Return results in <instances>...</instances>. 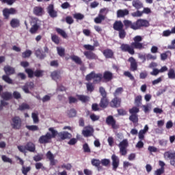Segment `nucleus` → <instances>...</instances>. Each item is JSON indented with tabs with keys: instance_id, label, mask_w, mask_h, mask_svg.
Wrapping results in <instances>:
<instances>
[{
	"instance_id": "obj_26",
	"label": "nucleus",
	"mask_w": 175,
	"mask_h": 175,
	"mask_svg": "<svg viewBox=\"0 0 175 175\" xmlns=\"http://www.w3.org/2000/svg\"><path fill=\"white\" fill-rule=\"evenodd\" d=\"M121 105V99L116 97L111 102V106L112 107H120Z\"/></svg>"
},
{
	"instance_id": "obj_53",
	"label": "nucleus",
	"mask_w": 175,
	"mask_h": 175,
	"mask_svg": "<svg viewBox=\"0 0 175 175\" xmlns=\"http://www.w3.org/2000/svg\"><path fill=\"white\" fill-rule=\"evenodd\" d=\"M99 92L103 98H106V96H107V93H106V90H105V88L103 87H100Z\"/></svg>"
},
{
	"instance_id": "obj_47",
	"label": "nucleus",
	"mask_w": 175,
	"mask_h": 175,
	"mask_svg": "<svg viewBox=\"0 0 175 175\" xmlns=\"http://www.w3.org/2000/svg\"><path fill=\"white\" fill-rule=\"evenodd\" d=\"M26 128H27L29 131H32L33 132L39 131V127L36 125L26 126Z\"/></svg>"
},
{
	"instance_id": "obj_25",
	"label": "nucleus",
	"mask_w": 175,
	"mask_h": 175,
	"mask_svg": "<svg viewBox=\"0 0 175 175\" xmlns=\"http://www.w3.org/2000/svg\"><path fill=\"white\" fill-rule=\"evenodd\" d=\"M103 55L105 58H113V55H114V52L111 49H105L103 51Z\"/></svg>"
},
{
	"instance_id": "obj_57",
	"label": "nucleus",
	"mask_w": 175,
	"mask_h": 175,
	"mask_svg": "<svg viewBox=\"0 0 175 175\" xmlns=\"http://www.w3.org/2000/svg\"><path fill=\"white\" fill-rule=\"evenodd\" d=\"M100 161L98 159H92V164L93 165V166H96V167H99V166L100 165Z\"/></svg>"
},
{
	"instance_id": "obj_36",
	"label": "nucleus",
	"mask_w": 175,
	"mask_h": 175,
	"mask_svg": "<svg viewBox=\"0 0 175 175\" xmlns=\"http://www.w3.org/2000/svg\"><path fill=\"white\" fill-rule=\"evenodd\" d=\"M34 20H35V21H36V23L31 27V28L30 29L31 33H35L36 32V31H38V29H39V25H38V21H39L37 20L36 18H34Z\"/></svg>"
},
{
	"instance_id": "obj_9",
	"label": "nucleus",
	"mask_w": 175,
	"mask_h": 175,
	"mask_svg": "<svg viewBox=\"0 0 175 175\" xmlns=\"http://www.w3.org/2000/svg\"><path fill=\"white\" fill-rule=\"evenodd\" d=\"M133 49V46H131L126 44H122L120 46V49L122 50V51L129 53V54H131V55H133V54H135V50Z\"/></svg>"
},
{
	"instance_id": "obj_51",
	"label": "nucleus",
	"mask_w": 175,
	"mask_h": 175,
	"mask_svg": "<svg viewBox=\"0 0 175 175\" xmlns=\"http://www.w3.org/2000/svg\"><path fill=\"white\" fill-rule=\"evenodd\" d=\"M67 115L68 117H76V110L72 109L67 111Z\"/></svg>"
},
{
	"instance_id": "obj_39",
	"label": "nucleus",
	"mask_w": 175,
	"mask_h": 175,
	"mask_svg": "<svg viewBox=\"0 0 175 175\" xmlns=\"http://www.w3.org/2000/svg\"><path fill=\"white\" fill-rule=\"evenodd\" d=\"M168 79H171L172 80H175V71L173 68L169 70L167 73Z\"/></svg>"
},
{
	"instance_id": "obj_14",
	"label": "nucleus",
	"mask_w": 175,
	"mask_h": 175,
	"mask_svg": "<svg viewBox=\"0 0 175 175\" xmlns=\"http://www.w3.org/2000/svg\"><path fill=\"white\" fill-rule=\"evenodd\" d=\"M148 132V125H145L144 129L140 130L138 133V138L139 140H144V135Z\"/></svg>"
},
{
	"instance_id": "obj_6",
	"label": "nucleus",
	"mask_w": 175,
	"mask_h": 175,
	"mask_svg": "<svg viewBox=\"0 0 175 175\" xmlns=\"http://www.w3.org/2000/svg\"><path fill=\"white\" fill-rule=\"evenodd\" d=\"M25 72L27 73L29 77H33V75L36 77H42V76H43V71L40 70H37L33 72L31 69L27 68L25 70Z\"/></svg>"
},
{
	"instance_id": "obj_22",
	"label": "nucleus",
	"mask_w": 175,
	"mask_h": 175,
	"mask_svg": "<svg viewBox=\"0 0 175 175\" xmlns=\"http://www.w3.org/2000/svg\"><path fill=\"white\" fill-rule=\"evenodd\" d=\"M128 14H129V10L127 9L118 10L117 11V17L118 18L125 17V16H128Z\"/></svg>"
},
{
	"instance_id": "obj_38",
	"label": "nucleus",
	"mask_w": 175,
	"mask_h": 175,
	"mask_svg": "<svg viewBox=\"0 0 175 175\" xmlns=\"http://www.w3.org/2000/svg\"><path fill=\"white\" fill-rule=\"evenodd\" d=\"M30 109H31V107H29V105L25 103H22L18 108V109L21 110V111L24 110H29Z\"/></svg>"
},
{
	"instance_id": "obj_21",
	"label": "nucleus",
	"mask_w": 175,
	"mask_h": 175,
	"mask_svg": "<svg viewBox=\"0 0 175 175\" xmlns=\"http://www.w3.org/2000/svg\"><path fill=\"white\" fill-rule=\"evenodd\" d=\"M113 29H115V31L124 29V24H122V22H121V21H116L113 24Z\"/></svg>"
},
{
	"instance_id": "obj_59",
	"label": "nucleus",
	"mask_w": 175,
	"mask_h": 175,
	"mask_svg": "<svg viewBox=\"0 0 175 175\" xmlns=\"http://www.w3.org/2000/svg\"><path fill=\"white\" fill-rule=\"evenodd\" d=\"M61 167H62V169H66V170H70V169H72V164H70V163L62 164Z\"/></svg>"
},
{
	"instance_id": "obj_58",
	"label": "nucleus",
	"mask_w": 175,
	"mask_h": 175,
	"mask_svg": "<svg viewBox=\"0 0 175 175\" xmlns=\"http://www.w3.org/2000/svg\"><path fill=\"white\" fill-rule=\"evenodd\" d=\"M129 113L131 114H137L139 113V108L137 107H133V108L129 109Z\"/></svg>"
},
{
	"instance_id": "obj_1",
	"label": "nucleus",
	"mask_w": 175,
	"mask_h": 175,
	"mask_svg": "<svg viewBox=\"0 0 175 175\" xmlns=\"http://www.w3.org/2000/svg\"><path fill=\"white\" fill-rule=\"evenodd\" d=\"M49 131L51 133L48 132L46 135L40 137L38 142L40 144H47V143H50L51 139H54V137L58 135V132L52 127L49 128Z\"/></svg>"
},
{
	"instance_id": "obj_49",
	"label": "nucleus",
	"mask_w": 175,
	"mask_h": 175,
	"mask_svg": "<svg viewBox=\"0 0 175 175\" xmlns=\"http://www.w3.org/2000/svg\"><path fill=\"white\" fill-rule=\"evenodd\" d=\"M111 77H113V74L110 72H105L104 73V79L105 80H111Z\"/></svg>"
},
{
	"instance_id": "obj_31",
	"label": "nucleus",
	"mask_w": 175,
	"mask_h": 175,
	"mask_svg": "<svg viewBox=\"0 0 175 175\" xmlns=\"http://www.w3.org/2000/svg\"><path fill=\"white\" fill-rule=\"evenodd\" d=\"M12 93H10L9 92H5L1 94V98L4 100H9L12 99Z\"/></svg>"
},
{
	"instance_id": "obj_27",
	"label": "nucleus",
	"mask_w": 175,
	"mask_h": 175,
	"mask_svg": "<svg viewBox=\"0 0 175 175\" xmlns=\"http://www.w3.org/2000/svg\"><path fill=\"white\" fill-rule=\"evenodd\" d=\"M4 71L7 76L14 74V68L10 66H6L4 67Z\"/></svg>"
},
{
	"instance_id": "obj_5",
	"label": "nucleus",
	"mask_w": 175,
	"mask_h": 175,
	"mask_svg": "<svg viewBox=\"0 0 175 175\" xmlns=\"http://www.w3.org/2000/svg\"><path fill=\"white\" fill-rule=\"evenodd\" d=\"M129 146V142L126 139H123L122 142H120L118 144V147L120 148V152L121 155H125L126 154V148Z\"/></svg>"
},
{
	"instance_id": "obj_18",
	"label": "nucleus",
	"mask_w": 175,
	"mask_h": 175,
	"mask_svg": "<svg viewBox=\"0 0 175 175\" xmlns=\"http://www.w3.org/2000/svg\"><path fill=\"white\" fill-rule=\"evenodd\" d=\"M83 54L88 59H98V56L93 52L85 51Z\"/></svg>"
},
{
	"instance_id": "obj_54",
	"label": "nucleus",
	"mask_w": 175,
	"mask_h": 175,
	"mask_svg": "<svg viewBox=\"0 0 175 175\" xmlns=\"http://www.w3.org/2000/svg\"><path fill=\"white\" fill-rule=\"evenodd\" d=\"M51 39H52V42L55 43V44H59V38H58V36H57L56 35H52Z\"/></svg>"
},
{
	"instance_id": "obj_44",
	"label": "nucleus",
	"mask_w": 175,
	"mask_h": 175,
	"mask_svg": "<svg viewBox=\"0 0 175 175\" xmlns=\"http://www.w3.org/2000/svg\"><path fill=\"white\" fill-rule=\"evenodd\" d=\"M2 79L4 81H5V83H8V84H13V80H12L9 76L3 75Z\"/></svg>"
},
{
	"instance_id": "obj_12",
	"label": "nucleus",
	"mask_w": 175,
	"mask_h": 175,
	"mask_svg": "<svg viewBox=\"0 0 175 175\" xmlns=\"http://www.w3.org/2000/svg\"><path fill=\"white\" fill-rule=\"evenodd\" d=\"M113 170H117V167L120 166V159L116 154L111 156Z\"/></svg>"
},
{
	"instance_id": "obj_16",
	"label": "nucleus",
	"mask_w": 175,
	"mask_h": 175,
	"mask_svg": "<svg viewBox=\"0 0 175 175\" xmlns=\"http://www.w3.org/2000/svg\"><path fill=\"white\" fill-rule=\"evenodd\" d=\"M123 24L124 25L126 28H131V29H134V31H136L135 22L132 23V21L129 20H124L123 21Z\"/></svg>"
},
{
	"instance_id": "obj_28",
	"label": "nucleus",
	"mask_w": 175,
	"mask_h": 175,
	"mask_svg": "<svg viewBox=\"0 0 175 175\" xmlns=\"http://www.w3.org/2000/svg\"><path fill=\"white\" fill-rule=\"evenodd\" d=\"M106 19V16L103 15L102 14H98V16L94 18V23L96 24H100L104 20Z\"/></svg>"
},
{
	"instance_id": "obj_37",
	"label": "nucleus",
	"mask_w": 175,
	"mask_h": 175,
	"mask_svg": "<svg viewBox=\"0 0 175 175\" xmlns=\"http://www.w3.org/2000/svg\"><path fill=\"white\" fill-rule=\"evenodd\" d=\"M172 33H175V29H174V27H172L171 30L167 29L163 31V36H165V37L170 36Z\"/></svg>"
},
{
	"instance_id": "obj_55",
	"label": "nucleus",
	"mask_w": 175,
	"mask_h": 175,
	"mask_svg": "<svg viewBox=\"0 0 175 175\" xmlns=\"http://www.w3.org/2000/svg\"><path fill=\"white\" fill-rule=\"evenodd\" d=\"M57 53H58L59 55H60V57H64V55H65V49L57 47Z\"/></svg>"
},
{
	"instance_id": "obj_43",
	"label": "nucleus",
	"mask_w": 175,
	"mask_h": 175,
	"mask_svg": "<svg viewBox=\"0 0 175 175\" xmlns=\"http://www.w3.org/2000/svg\"><path fill=\"white\" fill-rule=\"evenodd\" d=\"M31 54L32 51L31 50H27L22 53V57L23 58H29V57H31Z\"/></svg>"
},
{
	"instance_id": "obj_11",
	"label": "nucleus",
	"mask_w": 175,
	"mask_h": 175,
	"mask_svg": "<svg viewBox=\"0 0 175 175\" xmlns=\"http://www.w3.org/2000/svg\"><path fill=\"white\" fill-rule=\"evenodd\" d=\"M16 13H17V11L14 8H5L3 10V14L5 18H9V16H10V14H16Z\"/></svg>"
},
{
	"instance_id": "obj_42",
	"label": "nucleus",
	"mask_w": 175,
	"mask_h": 175,
	"mask_svg": "<svg viewBox=\"0 0 175 175\" xmlns=\"http://www.w3.org/2000/svg\"><path fill=\"white\" fill-rule=\"evenodd\" d=\"M70 59L74 61L76 64H78L79 65H81V59L76 55H72L70 57Z\"/></svg>"
},
{
	"instance_id": "obj_17",
	"label": "nucleus",
	"mask_w": 175,
	"mask_h": 175,
	"mask_svg": "<svg viewBox=\"0 0 175 175\" xmlns=\"http://www.w3.org/2000/svg\"><path fill=\"white\" fill-rule=\"evenodd\" d=\"M106 123L107 125H111L113 129H116L117 127L116 126V120L113 116H109L106 119Z\"/></svg>"
},
{
	"instance_id": "obj_61",
	"label": "nucleus",
	"mask_w": 175,
	"mask_h": 175,
	"mask_svg": "<svg viewBox=\"0 0 175 175\" xmlns=\"http://www.w3.org/2000/svg\"><path fill=\"white\" fill-rule=\"evenodd\" d=\"M109 13V8H102L100 10L99 14H102L103 16H106Z\"/></svg>"
},
{
	"instance_id": "obj_64",
	"label": "nucleus",
	"mask_w": 175,
	"mask_h": 175,
	"mask_svg": "<svg viewBox=\"0 0 175 175\" xmlns=\"http://www.w3.org/2000/svg\"><path fill=\"white\" fill-rule=\"evenodd\" d=\"M165 173V168H160L155 171L154 175H161Z\"/></svg>"
},
{
	"instance_id": "obj_7",
	"label": "nucleus",
	"mask_w": 175,
	"mask_h": 175,
	"mask_svg": "<svg viewBox=\"0 0 175 175\" xmlns=\"http://www.w3.org/2000/svg\"><path fill=\"white\" fill-rule=\"evenodd\" d=\"M11 126L14 129L21 128V119L18 116H15L12 119Z\"/></svg>"
},
{
	"instance_id": "obj_23",
	"label": "nucleus",
	"mask_w": 175,
	"mask_h": 175,
	"mask_svg": "<svg viewBox=\"0 0 175 175\" xmlns=\"http://www.w3.org/2000/svg\"><path fill=\"white\" fill-rule=\"evenodd\" d=\"M129 62L131 63V69L133 72L135 70H137V63L136 62V60L133 57H130L129 59Z\"/></svg>"
},
{
	"instance_id": "obj_8",
	"label": "nucleus",
	"mask_w": 175,
	"mask_h": 175,
	"mask_svg": "<svg viewBox=\"0 0 175 175\" xmlns=\"http://www.w3.org/2000/svg\"><path fill=\"white\" fill-rule=\"evenodd\" d=\"M135 23V31L137 29H140L142 27H148L150 23L148 22L147 20L144 19H138Z\"/></svg>"
},
{
	"instance_id": "obj_40",
	"label": "nucleus",
	"mask_w": 175,
	"mask_h": 175,
	"mask_svg": "<svg viewBox=\"0 0 175 175\" xmlns=\"http://www.w3.org/2000/svg\"><path fill=\"white\" fill-rule=\"evenodd\" d=\"M37 58H39L40 59H43L44 57H46V55L42 53V51L40 49H37L35 53Z\"/></svg>"
},
{
	"instance_id": "obj_52",
	"label": "nucleus",
	"mask_w": 175,
	"mask_h": 175,
	"mask_svg": "<svg viewBox=\"0 0 175 175\" xmlns=\"http://www.w3.org/2000/svg\"><path fill=\"white\" fill-rule=\"evenodd\" d=\"M100 163L103 165V166H109V165H110V159H103L100 161Z\"/></svg>"
},
{
	"instance_id": "obj_13",
	"label": "nucleus",
	"mask_w": 175,
	"mask_h": 175,
	"mask_svg": "<svg viewBox=\"0 0 175 175\" xmlns=\"http://www.w3.org/2000/svg\"><path fill=\"white\" fill-rule=\"evenodd\" d=\"M82 133L85 137L92 136V133H94V129L92 126L85 127L82 131Z\"/></svg>"
},
{
	"instance_id": "obj_56",
	"label": "nucleus",
	"mask_w": 175,
	"mask_h": 175,
	"mask_svg": "<svg viewBox=\"0 0 175 175\" xmlns=\"http://www.w3.org/2000/svg\"><path fill=\"white\" fill-rule=\"evenodd\" d=\"M135 103L136 106H140L142 105V96H138L135 98Z\"/></svg>"
},
{
	"instance_id": "obj_2",
	"label": "nucleus",
	"mask_w": 175,
	"mask_h": 175,
	"mask_svg": "<svg viewBox=\"0 0 175 175\" xmlns=\"http://www.w3.org/2000/svg\"><path fill=\"white\" fill-rule=\"evenodd\" d=\"M18 149L21 152L26 154L27 151L35 152L36 147L33 143L28 142L25 146H18Z\"/></svg>"
},
{
	"instance_id": "obj_50",
	"label": "nucleus",
	"mask_w": 175,
	"mask_h": 175,
	"mask_svg": "<svg viewBox=\"0 0 175 175\" xmlns=\"http://www.w3.org/2000/svg\"><path fill=\"white\" fill-rule=\"evenodd\" d=\"M146 59L147 61H155V59H157V55H152L151 53H148L146 54Z\"/></svg>"
},
{
	"instance_id": "obj_19",
	"label": "nucleus",
	"mask_w": 175,
	"mask_h": 175,
	"mask_svg": "<svg viewBox=\"0 0 175 175\" xmlns=\"http://www.w3.org/2000/svg\"><path fill=\"white\" fill-rule=\"evenodd\" d=\"M58 136L62 139V140H65V139H70L72 137V134L63 131L58 133Z\"/></svg>"
},
{
	"instance_id": "obj_29",
	"label": "nucleus",
	"mask_w": 175,
	"mask_h": 175,
	"mask_svg": "<svg viewBox=\"0 0 175 175\" xmlns=\"http://www.w3.org/2000/svg\"><path fill=\"white\" fill-rule=\"evenodd\" d=\"M100 107H102L103 109H106L109 105V100H107V98H102L100 103Z\"/></svg>"
},
{
	"instance_id": "obj_41",
	"label": "nucleus",
	"mask_w": 175,
	"mask_h": 175,
	"mask_svg": "<svg viewBox=\"0 0 175 175\" xmlns=\"http://www.w3.org/2000/svg\"><path fill=\"white\" fill-rule=\"evenodd\" d=\"M130 121H132L134 124L139 122V117L137 116V114H131L129 117Z\"/></svg>"
},
{
	"instance_id": "obj_62",
	"label": "nucleus",
	"mask_w": 175,
	"mask_h": 175,
	"mask_svg": "<svg viewBox=\"0 0 175 175\" xmlns=\"http://www.w3.org/2000/svg\"><path fill=\"white\" fill-rule=\"evenodd\" d=\"M74 18H76V20H83L84 16L81 13H77L74 14Z\"/></svg>"
},
{
	"instance_id": "obj_46",
	"label": "nucleus",
	"mask_w": 175,
	"mask_h": 175,
	"mask_svg": "<svg viewBox=\"0 0 175 175\" xmlns=\"http://www.w3.org/2000/svg\"><path fill=\"white\" fill-rule=\"evenodd\" d=\"M133 17H142L143 16V12L137 10L136 12L131 13Z\"/></svg>"
},
{
	"instance_id": "obj_30",
	"label": "nucleus",
	"mask_w": 175,
	"mask_h": 175,
	"mask_svg": "<svg viewBox=\"0 0 175 175\" xmlns=\"http://www.w3.org/2000/svg\"><path fill=\"white\" fill-rule=\"evenodd\" d=\"M33 13L36 16H42L43 14V8L42 7H35L33 8Z\"/></svg>"
},
{
	"instance_id": "obj_24",
	"label": "nucleus",
	"mask_w": 175,
	"mask_h": 175,
	"mask_svg": "<svg viewBox=\"0 0 175 175\" xmlns=\"http://www.w3.org/2000/svg\"><path fill=\"white\" fill-rule=\"evenodd\" d=\"M33 87H34L33 82H29L26 84V85H25L23 88V90L26 94H29V90H32Z\"/></svg>"
},
{
	"instance_id": "obj_20",
	"label": "nucleus",
	"mask_w": 175,
	"mask_h": 175,
	"mask_svg": "<svg viewBox=\"0 0 175 175\" xmlns=\"http://www.w3.org/2000/svg\"><path fill=\"white\" fill-rule=\"evenodd\" d=\"M132 6L135 8V9H137V10H139L143 8V3H142L140 0H133Z\"/></svg>"
},
{
	"instance_id": "obj_48",
	"label": "nucleus",
	"mask_w": 175,
	"mask_h": 175,
	"mask_svg": "<svg viewBox=\"0 0 175 175\" xmlns=\"http://www.w3.org/2000/svg\"><path fill=\"white\" fill-rule=\"evenodd\" d=\"M57 32L59 33V35H61L62 37H64L65 39H66V38H68V34H66V33L65 32V31H64L63 29H56Z\"/></svg>"
},
{
	"instance_id": "obj_45",
	"label": "nucleus",
	"mask_w": 175,
	"mask_h": 175,
	"mask_svg": "<svg viewBox=\"0 0 175 175\" xmlns=\"http://www.w3.org/2000/svg\"><path fill=\"white\" fill-rule=\"evenodd\" d=\"M31 118L34 124H38V122H39V116H38V113H32Z\"/></svg>"
},
{
	"instance_id": "obj_32",
	"label": "nucleus",
	"mask_w": 175,
	"mask_h": 175,
	"mask_svg": "<svg viewBox=\"0 0 175 175\" xmlns=\"http://www.w3.org/2000/svg\"><path fill=\"white\" fill-rule=\"evenodd\" d=\"M175 157V152H165L164 153V158L165 159H172L173 158Z\"/></svg>"
},
{
	"instance_id": "obj_60",
	"label": "nucleus",
	"mask_w": 175,
	"mask_h": 175,
	"mask_svg": "<svg viewBox=\"0 0 175 175\" xmlns=\"http://www.w3.org/2000/svg\"><path fill=\"white\" fill-rule=\"evenodd\" d=\"M126 36V33L125 32V30L122 29L119 31V37L120 39H124Z\"/></svg>"
},
{
	"instance_id": "obj_4",
	"label": "nucleus",
	"mask_w": 175,
	"mask_h": 175,
	"mask_svg": "<svg viewBox=\"0 0 175 175\" xmlns=\"http://www.w3.org/2000/svg\"><path fill=\"white\" fill-rule=\"evenodd\" d=\"M94 79V83H99L102 80V74H95V72H92L86 76V80L90 81Z\"/></svg>"
},
{
	"instance_id": "obj_3",
	"label": "nucleus",
	"mask_w": 175,
	"mask_h": 175,
	"mask_svg": "<svg viewBox=\"0 0 175 175\" xmlns=\"http://www.w3.org/2000/svg\"><path fill=\"white\" fill-rule=\"evenodd\" d=\"M133 40L134 42L131 43L132 47L138 50H143V49H144V45H143V43L140 42L143 40V38H142V36H137L133 38Z\"/></svg>"
},
{
	"instance_id": "obj_63",
	"label": "nucleus",
	"mask_w": 175,
	"mask_h": 175,
	"mask_svg": "<svg viewBox=\"0 0 175 175\" xmlns=\"http://www.w3.org/2000/svg\"><path fill=\"white\" fill-rule=\"evenodd\" d=\"M1 159H2V161H3V162H7L8 163H12V159H10L5 155H3L1 157Z\"/></svg>"
},
{
	"instance_id": "obj_33",
	"label": "nucleus",
	"mask_w": 175,
	"mask_h": 175,
	"mask_svg": "<svg viewBox=\"0 0 175 175\" xmlns=\"http://www.w3.org/2000/svg\"><path fill=\"white\" fill-rule=\"evenodd\" d=\"M10 25L12 28H17V27H20V21L16 18H14L10 22Z\"/></svg>"
},
{
	"instance_id": "obj_10",
	"label": "nucleus",
	"mask_w": 175,
	"mask_h": 175,
	"mask_svg": "<svg viewBox=\"0 0 175 175\" xmlns=\"http://www.w3.org/2000/svg\"><path fill=\"white\" fill-rule=\"evenodd\" d=\"M46 158L49 159L51 166H55L58 163V160L55 159V154H52L51 151L46 153Z\"/></svg>"
},
{
	"instance_id": "obj_15",
	"label": "nucleus",
	"mask_w": 175,
	"mask_h": 175,
	"mask_svg": "<svg viewBox=\"0 0 175 175\" xmlns=\"http://www.w3.org/2000/svg\"><path fill=\"white\" fill-rule=\"evenodd\" d=\"M47 12L51 17L53 18L57 17V11L54 10V5L51 4L48 6Z\"/></svg>"
},
{
	"instance_id": "obj_34",
	"label": "nucleus",
	"mask_w": 175,
	"mask_h": 175,
	"mask_svg": "<svg viewBox=\"0 0 175 175\" xmlns=\"http://www.w3.org/2000/svg\"><path fill=\"white\" fill-rule=\"evenodd\" d=\"M77 98L83 103H85L90 100V97L84 95H77Z\"/></svg>"
},
{
	"instance_id": "obj_35",
	"label": "nucleus",
	"mask_w": 175,
	"mask_h": 175,
	"mask_svg": "<svg viewBox=\"0 0 175 175\" xmlns=\"http://www.w3.org/2000/svg\"><path fill=\"white\" fill-rule=\"evenodd\" d=\"M51 77L53 80L57 81V80H59V79H61V75L59 74V72L53 71L51 73Z\"/></svg>"
}]
</instances>
